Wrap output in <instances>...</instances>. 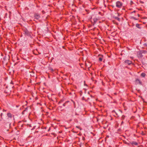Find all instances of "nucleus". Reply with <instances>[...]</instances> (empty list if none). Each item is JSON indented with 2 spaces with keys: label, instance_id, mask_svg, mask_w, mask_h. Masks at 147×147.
I'll return each mask as SVG.
<instances>
[{
  "label": "nucleus",
  "instance_id": "42",
  "mask_svg": "<svg viewBox=\"0 0 147 147\" xmlns=\"http://www.w3.org/2000/svg\"><path fill=\"white\" fill-rule=\"evenodd\" d=\"M84 139H85V138H84V137L83 138V140H84Z\"/></svg>",
  "mask_w": 147,
  "mask_h": 147
},
{
  "label": "nucleus",
  "instance_id": "46",
  "mask_svg": "<svg viewBox=\"0 0 147 147\" xmlns=\"http://www.w3.org/2000/svg\"><path fill=\"white\" fill-rule=\"evenodd\" d=\"M138 126H137V128H138Z\"/></svg>",
  "mask_w": 147,
  "mask_h": 147
},
{
  "label": "nucleus",
  "instance_id": "27",
  "mask_svg": "<svg viewBox=\"0 0 147 147\" xmlns=\"http://www.w3.org/2000/svg\"><path fill=\"white\" fill-rule=\"evenodd\" d=\"M130 3L131 5H132V4L133 3L132 1H131L130 2Z\"/></svg>",
  "mask_w": 147,
  "mask_h": 147
},
{
  "label": "nucleus",
  "instance_id": "2",
  "mask_svg": "<svg viewBox=\"0 0 147 147\" xmlns=\"http://www.w3.org/2000/svg\"><path fill=\"white\" fill-rule=\"evenodd\" d=\"M116 5L117 8H120L122 7L123 4L120 1H118L116 2Z\"/></svg>",
  "mask_w": 147,
  "mask_h": 147
},
{
  "label": "nucleus",
  "instance_id": "9",
  "mask_svg": "<svg viewBox=\"0 0 147 147\" xmlns=\"http://www.w3.org/2000/svg\"><path fill=\"white\" fill-rule=\"evenodd\" d=\"M49 70L50 71V72L53 73L55 69H53V68L51 67H49Z\"/></svg>",
  "mask_w": 147,
  "mask_h": 147
},
{
  "label": "nucleus",
  "instance_id": "17",
  "mask_svg": "<svg viewBox=\"0 0 147 147\" xmlns=\"http://www.w3.org/2000/svg\"><path fill=\"white\" fill-rule=\"evenodd\" d=\"M115 19L117 20H118L119 22H120V19L117 17H115Z\"/></svg>",
  "mask_w": 147,
  "mask_h": 147
},
{
  "label": "nucleus",
  "instance_id": "49",
  "mask_svg": "<svg viewBox=\"0 0 147 147\" xmlns=\"http://www.w3.org/2000/svg\"><path fill=\"white\" fill-rule=\"evenodd\" d=\"M76 127L78 128V127H77V126H76Z\"/></svg>",
  "mask_w": 147,
  "mask_h": 147
},
{
  "label": "nucleus",
  "instance_id": "48",
  "mask_svg": "<svg viewBox=\"0 0 147 147\" xmlns=\"http://www.w3.org/2000/svg\"><path fill=\"white\" fill-rule=\"evenodd\" d=\"M139 22H141V21H139Z\"/></svg>",
  "mask_w": 147,
  "mask_h": 147
},
{
  "label": "nucleus",
  "instance_id": "11",
  "mask_svg": "<svg viewBox=\"0 0 147 147\" xmlns=\"http://www.w3.org/2000/svg\"><path fill=\"white\" fill-rule=\"evenodd\" d=\"M146 76V74L144 73H142L141 74V76L142 77H144Z\"/></svg>",
  "mask_w": 147,
  "mask_h": 147
},
{
  "label": "nucleus",
  "instance_id": "44",
  "mask_svg": "<svg viewBox=\"0 0 147 147\" xmlns=\"http://www.w3.org/2000/svg\"><path fill=\"white\" fill-rule=\"evenodd\" d=\"M82 99H84V97H83L82 98Z\"/></svg>",
  "mask_w": 147,
  "mask_h": 147
},
{
  "label": "nucleus",
  "instance_id": "19",
  "mask_svg": "<svg viewBox=\"0 0 147 147\" xmlns=\"http://www.w3.org/2000/svg\"><path fill=\"white\" fill-rule=\"evenodd\" d=\"M5 93H7V94H9L10 93L9 92H8L6 90H5Z\"/></svg>",
  "mask_w": 147,
  "mask_h": 147
},
{
  "label": "nucleus",
  "instance_id": "10",
  "mask_svg": "<svg viewBox=\"0 0 147 147\" xmlns=\"http://www.w3.org/2000/svg\"><path fill=\"white\" fill-rule=\"evenodd\" d=\"M15 130L14 131V134L17 135H18L19 134V132L17 130V129H15Z\"/></svg>",
  "mask_w": 147,
  "mask_h": 147
},
{
  "label": "nucleus",
  "instance_id": "33",
  "mask_svg": "<svg viewBox=\"0 0 147 147\" xmlns=\"http://www.w3.org/2000/svg\"><path fill=\"white\" fill-rule=\"evenodd\" d=\"M138 17H139L140 16V15L139 14H138Z\"/></svg>",
  "mask_w": 147,
  "mask_h": 147
},
{
  "label": "nucleus",
  "instance_id": "41",
  "mask_svg": "<svg viewBox=\"0 0 147 147\" xmlns=\"http://www.w3.org/2000/svg\"><path fill=\"white\" fill-rule=\"evenodd\" d=\"M11 132H13V130H12V131H11Z\"/></svg>",
  "mask_w": 147,
  "mask_h": 147
},
{
  "label": "nucleus",
  "instance_id": "47",
  "mask_svg": "<svg viewBox=\"0 0 147 147\" xmlns=\"http://www.w3.org/2000/svg\"><path fill=\"white\" fill-rule=\"evenodd\" d=\"M11 83L12 84V82H11Z\"/></svg>",
  "mask_w": 147,
  "mask_h": 147
},
{
  "label": "nucleus",
  "instance_id": "28",
  "mask_svg": "<svg viewBox=\"0 0 147 147\" xmlns=\"http://www.w3.org/2000/svg\"><path fill=\"white\" fill-rule=\"evenodd\" d=\"M65 104H66V103H64L63 105V106H65Z\"/></svg>",
  "mask_w": 147,
  "mask_h": 147
},
{
  "label": "nucleus",
  "instance_id": "20",
  "mask_svg": "<svg viewBox=\"0 0 147 147\" xmlns=\"http://www.w3.org/2000/svg\"><path fill=\"white\" fill-rule=\"evenodd\" d=\"M125 116L124 115H123L121 117V119L122 120L124 119L125 118Z\"/></svg>",
  "mask_w": 147,
  "mask_h": 147
},
{
  "label": "nucleus",
  "instance_id": "8",
  "mask_svg": "<svg viewBox=\"0 0 147 147\" xmlns=\"http://www.w3.org/2000/svg\"><path fill=\"white\" fill-rule=\"evenodd\" d=\"M97 19L96 18H94L93 19V25H94V24H96V23L97 21Z\"/></svg>",
  "mask_w": 147,
  "mask_h": 147
},
{
  "label": "nucleus",
  "instance_id": "30",
  "mask_svg": "<svg viewBox=\"0 0 147 147\" xmlns=\"http://www.w3.org/2000/svg\"><path fill=\"white\" fill-rule=\"evenodd\" d=\"M133 19L135 20H138V19L135 18V17H133Z\"/></svg>",
  "mask_w": 147,
  "mask_h": 147
},
{
  "label": "nucleus",
  "instance_id": "24",
  "mask_svg": "<svg viewBox=\"0 0 147 147\" xmlns=\"http://www.w3.org/2000/svg\"><path fill=\"white\" fill-rule=\"evenodd\" d=\"M142 18V19H145L147 18L146 17H144Z\"/></svg>",
  "mask_w": 147,
  "mask_h": 147
},
{
  "label": "nucleus",
  "instance_id": "18",
  "mask_svg": "<svg viewBox=\"0 0 147 147\" xmlns=\"http://www.w3.org/2000/svg\"><path fill=\"white\" fill-rule=\"evenodd\" d=\"M141 52L142 53H147V51H141Z\"/></svg>",
  "mask_w": 147,
  "mask_h": 147
},
{
  "label": "nucleus",
  "instance_id": "37",
  "mask_svg": "<svg viewBox=\"0 0 147 147\" xmlns=\"http://www.w3.org/2000/svg\"><path fill=\"white\" fill-rule=\"evenodd\" d=\"M9 131V129H7V132L8 131Z\"/></svg>",
  "mask_w": 147,
  "mask_h": 147
},
{
  "label": "nucleus",
  "instance_id": "3",
  "mask_svg": "<svg viewBox=\"0 0 147 147\" xmlns=\"http://www.w3.org/2000/svg\"><path fill=\"white\" fill-rule=\"evenodd\" d=\"M23 30L24 32L25 35L27 36H29L31 35V33L26 28H25L23 29Z\"/></svg>",
  "mask_w": 147,
  "mask_h": 147
},
{
  "label": "nucleus",
  "instance_id": "45",
  "mask_svg": "<svg viewBox=\"0 0 147 147\" xmlns=\"http://www.w3.org/2000/svg\"><path fill=\"white\" fill-rule=\"evenodd\" d=\"M138 126H137V128H138Z\"/></svg>",
  "mask_w": 147,
  "mask_h": 147
},
{
  "label": "nucleus",
  "instance_id": "7",
  "mask_svg": "<svg viewBox=\"0 0 147 147\" xmlns=\"http://www.w3.org/2000/svg\"><path fill=\"white\" fill-rule=\"evenodd\" d=\"M125 63H126V65L127 64L128 65H129L132 63V62L129 60H125Z\"/></svg>",
  "mask_w": 147,
  "mask_h": 147
},
{
  "label": "nucleus",
  "instance_id": "35",
  "mask_svg": "<svg viewBox=\"0 0 147 147\" xmlns=\"http://www.w3.org/2000/svg\"><path fill=\"white\" fill-rule=\"evenodd\" d=\"M59 133H60L62 132V131H59Z\"/></svg>",
  "mask_w": 147,
  "mask_h": 147
},
{
  "label": "nucleus",
  "instance_id": "15",
  "mask_svg": "<svg viewBox=\"0 0 147 147\" xmlns=\"http://www.w3.org/2000/svg\"><path fill=\"white\" fill-rule=\"evenodd\" d=\"M142 53L141 52V51H140L139 54V55H138L139 56V57H142L143 56L142 55Z\"/></svg>",
  "mask_w": 147,
  "mask_h": 147
},
{
  "label": "nucleus",
  "instance_id": "43",
  "mask_svg": "<svg viewBox=\"0 0 147 147\" xmlns=\"http://www.w3.org/2000/svg\"><path fill=\"white\" fill-rule=\"evenodd\" d=\"M107 137H109V136H107Z\"/></svg>",
  "mask_w": 147,
  "mask_h": 147
},
{
  "label": "nucleus",
  "instance_id": "38",
  "mask_svg": "<svg viewBox=\"0 0 147 147\" xmlns=\"http://www.w3.org/2000/svg\"><path fill=\"white\" fill-rule=\"evenodd\" d=\"M136 12V11H134L133 12V13H135Z\"/></svg>",
  "mask_w": 147,
  "mask_h": 147
},
{
  "label": "nucleus",
  "instance_id": "31",
  "mask_svg": "<svg viewBox=\"0 0 147 147\" xmlns=\"http://www.w3.org/2000/svg\"><path fill=\"white\" fill-rule=\"evenodd\" d=\"M94 79V78L93 77H92L91 79H92V81H93Z\"/></svg>",
  "mask_w": 147,
  "mask_h": 147
},
{
  "label": "nucleus",
  "instance_id": "32",
  "mask_svg": "<svg viewBox=\"0 0 147 147\" xmlns=\"http://www.w3.org/2000/svg\"><path fill=\"white\" fill-rule=\"evenodd\" d=\"M74 129H72V131H73V132H75L74 131Z\"/></svg>",
  "mask_w": 147,
  "mask_h": 147
},
{
  "label": "nucleus",
  "instance_id": "6",
  "mask_svg": "<svg viewBox=\"0 0 147 147\" xmlns=\"http://www.w3.org/2000/svg\"><path fill=\"white\" fill-rule=\"evenodd\" d=\"M34 16L35 18L37 20H39L40 17V15L38 13H35L34 14Z\"/></svg>",
  "mask_w": 147,
  "mask_h": 147
},
{
  "label": "nucleus",
  "instance_id": "21",
  "mask_svg": "<svg viewBox=\"0 0 147 147\" xmlns=\"http://www.w3.org/2000/svg\"><path fill=\"white\" fill-rule=\"evenodd\" d=\"M3 115V113H1V114H0V116L1 117V118L2 119H3V118H2V115Z\"/></svg>",
  "mask_w": 147,
  "mask_h": 147
},
{
  "label": "nucleus",
  "instance_id": "36",
  "mask_svg": "<svg viewBox=\"0 0 147 147\" xmlns=\"http://www.w3.org/2000/svg\"><path fill=\"white\" fill-rule=\"evenodd\" d=\"M121 129H118V131H119L120 130H121Z\"/></svg>",
  "mask_w": 147,
  "mask_h": 147
},
{
  "label": "nucleus",
  "instance_id": "5",
  "mask_svg": "<svg viewBox=\"0 0 147 147\" xmlns=\"http://www.w3.org/2000/svg\"><path fill=\"white\" fill-rule=\"evenodd\" d=\"M98 60L100 62H101L102 61L103 56L102 55H99L98 56Z\"/></svg>",
  "mask_w": 147,
  "mask_h": 147
},
{
  "label": "nucleus",
  "instance_id": "26",
  "mask_svg": "<svg viewBox=\"0 0 147 147\" xmlns=\"http://www.w3.org/2000/svg\"><path fill=\"white\" fill-rule=\"evenodd\" d=\"M62 100H60L59 102V103H58L59 104H60V103H61L62 102Z\"/></svg>",
  "mask_w": 147,
  "mask_h": 147
},
{
  "label": "nucleus",
  "instance_id": "16",
  "mask_svg": "<svg viewBox=\"0 0 147 147\" xmlns=\"http://www.w3.org/2000/svg\"><path fill=\"white\" fill-rule=\"evenodd\" d=\"M31 130H32V131H33V132L34 134H35L36 133H37L38 132V131H36V130H34L35 129H31Z\"/></svg>",
  "mask_w": 147,
  "mask_h": 147
},
{
  "label": "nucleus",
  "instance_id": "25",
  "mask_svg": "<svg viewBox=\"0 0 147 147\" xmlns=\"http://www.w3.org/2000/svg\"><path fill=\"white\" fill-rule=\"evenodd\" d=\"M6 111H7V110H5V109H3V112H6Z\"/></svg>",
  "mask_w": 147,
  "mask_h": 147
},
{
  "label": "nucleus",
  "instance_id": "14",
  "mask_svg": "<svg viewBox=\"0 0 147 147\" xmlns=\"http://www.w3.org/2000/svg\"><path fill=\"white\" fill-rule=\"evenodd\" d=\"M140 24H136V26L138 28H139V29H140L141 28L140 27Z\"/></svg>",
  "mask_w": 147,
  "mask_h": 147
},
{
  "label": "nucleus",
  "instance_id": "13",
  "mask_svg": "<svg viewBox=\"0 0 147 147\" xmlns=\"http://www.w3.org/2000/svg\"><path fill=\"white\" fill-rule=\"evenodd\" d=\"M27 109H28V108L27 107L26 108L25 110H24L22 112V115H24V113H25V111H27Z\"/></svg>",
  "mask_w": 147,
  "mask_h": 147
},
{
  "label": "nucleus",
  "instance_id": "39",
  "mask_svg": "<svg viewBox=\"0 0 147 147\" xmlns=\"http://www.w3.org/2000/svg\"><path fill=\"white\" fill-rule=\"evenodd\" d=\"M143 23L144 24H146V23H145V22H143Z\"/></svg>",
  "mask_w": 147,
  "mask_h": 147
},
{
  "label": "nucleus",
  "instance_id": "23",
  "mask_svg": "<svg viewBox=\"0 0 147 147\" xmlns=\"http://www.w3.org/2000/svg\"><path fill=\"white\" fill-rule=\"evenodd\" d=\"M140 2L141 3L143 4L144 3V2L143 1H140Z\"/></svg>",
  "mask_w": 147,
  "mask_h": 147
},
{
  "label": "nucleus",
  "instance_id": "1",
  "mask_svg": "<svg viewBox=\"0 0 147 147\" xmlns=\"http://www.w3.org/2000/svg\"><path fill=\"white\" fill-rule=\"evenodd\" d=\"M7 118L6 119V120L5 121H8V122H7L6 123H5L6 122H4V123L5 124H8L9 126V128H10L11 123L9 121L11 120L12 119H14V115L11 114L10 112L8 113H7Z\"/></svg>",
  "mask_w": 147,
  "mask_h": 147
},
{
  "label": "nucleus",
  "instance_id": "12",
  "mask_svg": "<svg viewBox=\"0 0 147 147\" xmlns=\"http://www.w3.org/2000/svg\"><path fill=\"white\" fill-rule=\"evenodd\" d=\"M131 144L132 145L134 144L135 145H138V144L137 142H135L134 141H133L131 143Z\"/></svg>",
  "mask_w": 147,
  "mask_h": 147
},
{
  "label": "nucleus",
  "instance_id": "34",
  "mask_svg": "<svg viewBox=\"0 0 147 147\" xmlns=\"http://www.w3.org/2000/svg\"><path fill=\"white\" fill-rule=\"evenodd\" d=\"M90 133H91V134H93V136H94L95 135V134H94L93 133H92V132H91Z\"/></svg>",
  "mask_w": 147,
  "mask_h": 147
},
{
  "label": "nucleus",
  "instance_id": "40",
  "mask_svg": "<svg viewBox=\"0 0 147 147\" xmlns=\"http://www.w3.org/2000/svg\"><path fill=\"white\" fill-rule=\"evenodd\" d=\"M50 130V129H49L48 130V131H49Z\"/></svg>",
  "mask_w": 147,
  "mask_h": 147
},
{
  "label": "nucleus",
  "instance_id": "22",
  "mask_svg": "<svg viewBox=\"0 0 147 147\" xmlns=\"http://www.w3.org/2000/svg\"><path fill=\"white\" fill-rule=\"evenodd\" d=\"M141 134H142V135H145V134L144 133V132H143V131H141Z\"/></svg>",
  "mask_w": 147,
  "mask_h": 147
},
{
  "label": "nucleus",
  "instance_id": "29",
  "mask_svg": "<svg viewBox=\"0 0 147 147\" xmlns=\"http://www.w3.org/2000/svg\"><path fill=\"white\" fill-rule=\"evenodd\" d=\"M123 121H122L121 122V125L122 124H123Z\"/></svg>",
  "mask_w": 147,
  "mask_h": 147
},
{
  "label": "nucleus",
  "instance_id": "4",
  "mask_svg": "<svg viewBox=\"0 0 147 147\" xmlns=\"http://www.w3.org/2000/svg\"><path fill=\"white\" fill-rule=\"evenodd\" d=\"M135 82L136 84H139L140 85H142V82L140 80L137 78L135 80Z\"/></svg>",
  "mask_w": 147,
  "mask_h": 147
}]
</instances>
